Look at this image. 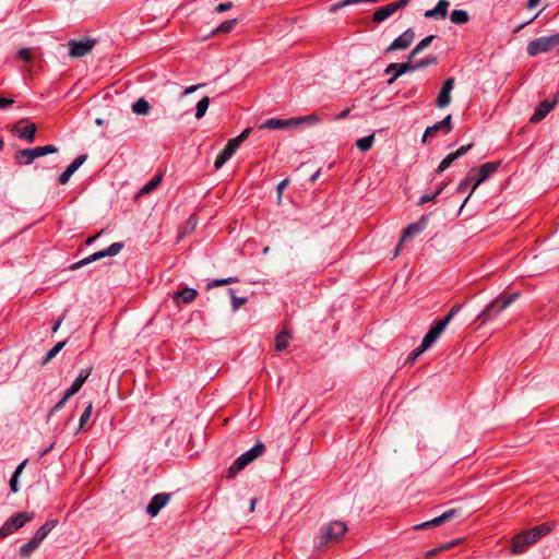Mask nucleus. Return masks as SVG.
Masks as SVG:
<instances>
[{"instance_id": "obj_1", "label": "nucleus", "mask_w": 559, "mask_h": 559, "mask_svg": "<svg viewBox=\"0 0 559 559\" xmlns=\"http://www.w3.org/2000/svg\"><path fill=\"white\" fill-rule=\"evenodd\" d=\"M498 168L495 163H485L478 169L473 168L467 176L457 186V192H464L467 188H472L469 194L465 198L461 209L467 203L476 188L489 178Z\"/></svg>"}, {"instance_id": "obj_2", "label": "nucleus", "mask_w": 559, "mask_h": 559, "mask_svg": "<svg viewBox=\"0 0 559 559\" xmlns=\"http://www.w3.org/2000/svg\"><path fill=\"white\" fill-rule=\"evenodd\" d=\"M554 525L551 523H543L540 525H537L528 531H524L512 539V554L519 555L523 554V547L519 546V540L526 539L527 543H536L538 542L544 535L548 534L552 530Z\"/></svg>"}, {"instance_id": "obj_3", "label": "nucleus", "mask_w": 559, "mask_h": 559, "mask_svg": "<svg viewBox=\"0 0 559 559\" xmlns=\"http://www.w3.org/2000/svg\"><path fill=\"white\" fill-rule=\"evenodd\" d=\"M265 451V445L262 442H258L251 449L242 453L237 460L229 466L227 471V477L234 478L240 471H242L252 461L260 457Z\"/></svg>"}, {"instance_id": "obj_4", "label": "nucleus", "mask_w": 559, "mask_h": 559, "mask_svg": "<svg viewBox=\"0 0 559 559\" xmlns=\"http://www.w3.org/2000/svg\"><path fill=\"white\" fill-rule=\"evenodd\" d=\"M519 294L514 293L504 298H497L491 301L477 317L481 324L496 318L501 311L509 307L516 298Z\"/></svg>"}, {"instance_id": "obj_5", "label": "nucleus", "mask_w": 559, "mask_h": 559, "mask_svg": "<svg viewBox=\"0 0 559 559\" xmlns=\"http://www.w3.org/2000/svg\"><path fill=\"white\" fill-rule=\"evenodd\" d=\"M347 532V525L342 521H332L320 528V546L338 542Z\"/></svg>"}, {"instance_id": "obj_6", "label": "nucleus", "mask_w": 559, "mask_h": 559, "mask_svg": "<svg viewBox=\"0 0 559 559\" xmlns=\"http://www.w3.org/2000/svg\"><path fill=\"white\" fill-rule=\"evenodd\" d=\"M557 46H559V33L531 40L526 46V51L528 56L535 57L539 53L548 52Z\"/></svg>"}, {"instance_id": "obj_7", "label": "nucleus", "mask_w": 559, "mask_h": 559, "mask_svg": "<svg viewBox=\"0 0 559 559\" xmlns=\"http://www.w3.org/2000/svg\"><path fill=\"white\" fill-rule=\"evenodd\" d=\"M33 512H19L9 518L5 523L0 527V537L4 538L11 535L14 531L23 527L27 522L34 520Z\"/></svg>"}, {"instance_id": "obj_8", "label": "nucleus", "mask_w": 559, "mask_h": 559, "mask_svg": "<svg viewBox=\"0 0 559 559\" xmlns=\"http://www.w3.org/2000/svg\"><path fill=\"white\" fill-rule=\"evenodd\" d=\"M123 246L124 245L122 242H114L108 248L97 251V252L88 255L87 258H84V259L73 263L70 266V270H72V271L78 270L82 266H85L92 262L98 261L106 257H115L122 250Z\"/></svg>"}, {"instance_id": "obj_9", "label": "nucleus", "mask_w": 559, "mask_h": 559, "mask_svg": "<svg viewBox=\"0 0 559 559\" xmlns=\"http://www.w3.org/2000/svg\"><path fill=\"white\" fill-rule=\"evenodd\" d=\"M445 328L447 326L443 323H441L439 320H436L428 332L425 334L421 344L418 347V353H424L429 349L437 342Z\"/></svg>"}, {"instance_id": "obj_10", "label": "nucleus", "mask_w": 559, "mask_h": 559, "mask_svg": "<svg viewBox=\"0 0 559 559\" xmlns=\"http://www.w3.org/2000/svg\"><path fill=\"white\" fill-rule=\"evenodd\" d=\"M408 3V0H399L377 9L372 15L374 23H381L392 16L396 11L403 9Z\"/></svg>"}, {"instance_id": "obj_11", "label": "nucleus", "mask_w": 559, "mask_h": 559, "mask_svg": "<svg viewBox=\"0 0 559 559\" xmlns=\"http://www.w3.org/2000/svg\"><path fill=\"white\" fill-rule=\"evenodd\" d=\"M12 132L20 139L32 143L35 140L36 126L34 123H27V120L22 119L13 126Z\"/></svg>"}, {"instance_id": "obj_12", "label": "nucleus", "mask_w": 559, "mask_h": 559, "mask_svg": "<svg viewBox=\"0 0 559 559\" xmlns=\"http://www.w3.org/2000/svg\"><path fill=\"white\" fill-rule=\"evenodd\" d=\"M69 55L73 58L84 57L90 53L95 45L94 39L70 40Z\"/></svg>"}, {"instance_id": "obj_13", "label": "nucleus", "mask_w": 559, "mask_h": 559, "mask_svg": "<svg viewBox=\"0 0 559 559\" xmlns=\"http://www.w3.org/2000/svg\"><path fill=\"white\" fill-rule=\"evenodd\" d=\"M455 85L454 78H448L437 96L436 105L438 108H445L451 103V92L453 91Z\"/></svg>"}, {"instance_id": "obj_14", "label": "nucleus", "mask_w": 559, "mask_h": 559, "mask_svg": "<svg viewBox=\"0 0 559 559\" xmlns=\"http://www.w3.org/2000/svg\"><path fill=\"white\" fill-rule=\"evenodd\" d=\"M457 513L459 512L455 509L447 510L441 515L436 516L432 520H429V521H426L424 523L414 525V530L418 531V530H425V528H429V527L441 525V524L452 520L453 518H455L457 515Z\"/></svg>"}, {"instance_id": "obj_15", "label": "nucleus", "mask_w": 559, "mask_h": 559, "mask_svg": "<svg viewBox=\"0 0 559 559\" xmlns=\"http://www.w3.org/2000/svg\"><path fill=\"white\" fill-rule=\"evenodd\" d=\"M415 33L412 28H407L404 33L397 36L386 48V51L404 50L413 43Z\"/></svg>"}, {"instance_id": "obj_16", "label": "nucleus", "mask_w": 559, "mask_h": 559, "mask_svg": "<svg viewBox=\"0 0 559 559\" xmlns=\"http://www.w3.org/2000/svg\"><path fill=\"white\" fill-rule=\"evenodd\" d=\"M170 493H157L155 495L146 507V512L152 516H156L159 511L169 502Z\"/></svg>"}, {"instance_id": "obj_17", "label": "nucleus", "mask_w": 559, "mask_h": 559, "mask_svg": "<svg viewBox=\"0 0 559 559\" xmlns=\"http://www.w3.org/2000/svg\"><path fill=\"white\" fill-rule=\"evenodd\" d=\"M413 71L412 62L390 63L384 70L385 74L393 73L392 78L388 81V84L390 85L393 84L402 74Z\"/></svg>"}, {"instance_id": "obj_18", "label": "nucleus", "mask_w": 559, "mask_h": 559, "mask_svg": "<svg viewBox=\"0 0 559 559\" xmlns=\"http://www.w3.org/2000/svg\"><path fill=\"white\" fill-rule=\"evenodd\" d=\"M87 155L81 154L79 155L67 168L62 171L58 178L60 185H66L69 182L72 175L86 162Z\"/></svg>"}, {"instance_id": "obj_19", "label": "nucleus", "mask_w": 559, "mask_h": 559, "mask_svg": "<svg viewBox=\"0 0 559 559\" xmlns=\"http://www.w3.org/2000/svg\"><path fill=\"white\" fill-rule=\"evenodd\" d=\"M452 130V116H445L441 121L436 122L433 126L428 127L423 135L421 141L426 142V139L438 131H443L445 134Z\"/></svg>"}, {"instance_id": "obj_20", "label": "nucleus", "mask_w": 559, "mask_h": 559, "mask_svg": "<svg viewBox=\"0 0 559 559\" xmlns=\"http://www.w3.org/2000/svg\"><path fill=\"white\" fill-rule=\"evenodd\" d=\"M450 2L448 0H439L433 9L427 10L424 16L427 19L444 20L448 16Z\"/></svg>"}, {"instance_id": "obj_21", "label": "nucleus", "mask_w": 559, "mask_h": 559, "mask_svg": "<svg viewBox=\"0 0 559 559\" xmlns=\"http://www.w3.org/2000/svg\"><path fill=\"white\" fill-rule=\"evenodd\" d=\"M250 132L251 129L247 128L238 136L229 140L225 148L223 150L225 152V155L231 157L238 150V147L248 139Z\"/></svg>"}, {"instance_id": "obj_22", "label": "nucleus", "mask_w": 559, "mask_h": 559, "mask_svg": "<svg viewBox=\"0 0 559 559\" xmlns=\"http://www.w3.org/2000/svg\"><path fill=\"white\" fill-rule=\"evenodd\" d=\"M92 371V368L82 369L76 377V379L73 381L71 386L66 391V399H70L74 394H76L80 389L83 386L87 378L90 377Z\"/></svg>"}, {"instance_id": "obj_23", "label": "nucleus", "mask_w": 559, "mask_h": 559, "mask_svg": "<svg viewBox=\"0 0 559 559\" xmlns=\"http://www.w3.org/2000/svg\"><path fill=\"white\" fill-rule=\"evenodd\" d=\"M296 122L297 121L294 120V118H289V119L270 118L261 124V128L270 129V130L287 129V128L296 127Z\"/></svg>"}, {"instance_id": "obj_24", "label": "nucleus", "mask_w": 559, "mask_h": 559, "mask_svg": "<svg viewBox=\"0 0 559 559\" xmlns=\"http://www.w3.org/2000/svg\"><path fill=\"white\" fill-rule=\"evenodd\" d=\"M555 103L556 102H550L548 99L542 102L532 115L531 122L537 123L542 121L554 108Z\"/></svg>"}, {"instance_id": "obj_25", "label": "nucleus", "mask_w": 559, "mask_h": 559, "mask_svg": "<svg viewBox=\"0 0 559 559\" xmlns=\"http://www.w3.org/2000/svg\"><path fill=\"white\" fill-rule=\"evenodd\" d=\"M427 225V217L423 216L418 222L409 224L403 231L402 241L409 237L419 235Z\"/></svg>"}, {"instance_id": "obj_26", "label": "nucleus", "mask_w": 559, "mask_h": 559, "mask_svg": "<svg viewBox=\"0 0 559 559\" xmlns=\"http://www.w3.org/2000/svg\"><path fill=\"white\" fill-rule=\"evenodd\" d=\"M58 521L55 519L46 521L33 536L40 544L48 536V534L57 526Z\"/></svg>"}, {"instance_id": "obj_27", "label": "nucleus", "mask_w": 559, "mask_h": 559, "mask_svg": "<svg viewBox=\"0 0 559 559\" xmlns=\"http://www.w3.org/2000/svg\"><path fill=\"white\" fill-rule=\"evenodd\" d=\"M198 296V290L194 288L186 287L180 292H176L173 296L174 300L180 299L183 304L192 302Z\"/></svg>"}, {"instance_id": "obj_28", "label": "nucleus", "mask_w": 559, "mask_h": 559, "mask_svg": "<svg viewBox=\"0 0 559 559\" xmlns=\"http://www.w3.org/2000/svg\"><path fill=\"white\" fill-rule=\"evenodd\" d=\"M39 545L40 543L33 537L29 542L21 546L20 556L24 559L28 558L35 550L38 549Z\"/></svg>"}, {"instance_id": "obj_29", "label": "nucleus", "mask_w": 559, "mask_h": 559, "mask_svg": "<svg viewBox=\"0 0 559 559\" xmlns=\"http://www.w3.org/2000/svg\"><path fill=\"white\" fill-rule=\"evenodd\" d=\"M150 103L143 97L139 98L136 102L132 104V111L136 115L145 116L150 112Z\"/></svg>"}, {"instance_id": "obj_30", "label": "nucleus", "mask_w": 559, "mask_h": 559, "mask_svg": "<svg viewBox=\"0 0 559 559\" xmlns=\"http://www.w3.org/2000/svg\"><path fill=\"white\" fill-rule=\"evenodd\" d=\"M450 21L453 24L462 25L469 21V15L465 10H453L450 14Z\"/></svg>"}, {"instance_id": "obj_31", "label": "nucleus", "mask_w": 559, "mask_h": 559, "mask_svg": "<svg viewBox=\"0 0 559 559\" xmlns=\"http://www.w3.org/2000/svg\"><path fill=\"white\" fill-rule=\"evenodd\" d=\"M435 35H429L425 38H423L415 48L411 51L408 59H413L415 56H417L419 52H421L424 49H426L435 39Z\"/></svg>"}, {"instance_id": "obj_32", "label": "nucleus", "mask_w": 559, "mask_h": 559, "mask_svg": "<svg viewBox=\"0 0 559 559\" xmlns=\"http://www.w3.org/2000/svg\"><path fill=\"white\" fill-rule=\"evenodd\" d=\"M15 158L22 165H31L35 160L31 148L17 151Z\"/></svg>"}, {"instance_id": "obj_33", "label": "nucleus", "mask_w": 559, "mask_h": 559, "mask_svg": "<svg viewBox=\"0 0 559 559\" xmlns=\"http://www.w3.org/2000/svg\"><path fill=\"white\" fill-rule=\"evenodd\" d=\"M162 174L155 175L147 183H145L139 191L140 194H147L155 190L162 181Z\"/></svg>"}, {"instance_id": "obj_34", "label": "nucleus", "mask_w": 559, "mask_h": 559, "mask_svg": "<svg viewBox=\"0 0 559 559\" xmlns=\"http://www.w3.org/2000/svg\"><path fill=\"white\" fill-rule=\"evenodd\" d=\"M374 143V134H369L367 136L360 138L356 141V146L361 152L369 151Z\"/></svg>"}, {"instance_id": "obj_35", "label": "nucleus", "mask_w": 559, "mask_h": 559, "mask_svg": "<svg viewBox=\"0 0 559 559\" xmlns=\"http://www.w3.org/2000/svg\"><path fill=\"white\" fill-rule=\"evenodd\" d=\"M209 106H210V97L209 96H204L203 98H201L198 102L197 107H195V118L198 120H200L204 117Z\"/></svg>"}, {"instance_id": "obj_36", "label": "nucleus", "mask_w": 559, "mask_h": 559, "mask_svg": "<svg viewBox=\"0 0 559 559\" xmlns=\"http://www.w3.org/2000/svg\"><path fill=\"white\" fill-rule=\"evenodd\" d=\"M288 342H289V335L287 332L283 331V332L278 333L275 338L276 350L282 352V350L286 349V347L288 346Z\"/></svg>"}, {"instance_id": "obj_37", "label": "nucleus", "mask_w": 559, "mask_h": 559, "mask_svg": "<svg viewBox=\"0 0 559 559\" xmlns=\"http://www.w3.org/2000/svg\"><path fill=\"white\" fill-rule=\"evenodd\" d=\"M66 341L58 342L48 353L46 354L45 358L41 361V365L45 366L48 364L52 358H55L59 352L64 347Z\"/></svg>"}, {"instance_id": "obj_38", "label": "nucleus", "mask_w": 559, "mask_h": 559, "mask_svg": "<svg viewBox=\"0 0 559 559\" xmlns=\"http://www.w3.org/2000/svg\"><path fill=\"white\" fill-rule=\"evenodd\" d=\"M438 62V59L437 57L435 56H429V57H426L424 59H420L419 61L417 62H414L412 63L413 66V70L416 71V70H419V69H423V68H426L428 66H432V64H436Z\"/></svg>"}, {"instance_id": "obj_39", "label": "nucleus", "mask_w": 559, "mask_h": 559, "mask_svg": "<svg viewBox=\"0 0 559 559\" xmlns=\"http://www.w3.org/2000/svg\"><path fill=\"white\" fill-rule=\"evenodd\" d=\"M237 24L236 19L227 20L221 23L213 33H229Z\"/></svg>"}, {"instance_id": "obj_40", "label": "nucleus", "mask_w": 559, "mask_h": 559, "mask_svg": "<svg viewBox=\"0 0 559 559\" xmlns=\"http://www.w3.org/2000/svg\"><path fill=\"white\" fill-rule=\"evenodd\" d=\"M231 297V308L233 311H237L241 306L247 304L248 299L246 297H238L235 295V290L230 288L229 290Z\"/></svg>"}, {"instance_id": "obj_41", "label": "nucleus", "mask_w": 559, "mask_h": 559, "mask_svg": "<svg viewBox=\"0 0 559 559\" xmlns=\"http://www.w3.org/2000/svg\"><path fill=\"white\" fill-rule=\"evenodd\" d=\"M294 120H296V127L301 124V123H310V124H317L319 122H321V119L317 116V115H307V116H301V117H296L294 118Z\"/></svg>"}, {"instance_id": "obj_42", "label": "nucleus", "mask_w": 559, "mask_h": 559, "mask_svg": "<svg viewBox=\"0 0 559 559\" xmlns=\"http://www.w3.org/2000/svg\"><path fill=\"white\" fill-rule=\"evenodd\" d=\"M462 307L463 306L461 304L453 306L444 318L438 320L447 326L451 320L460 312Z\"/></svg>"}, {"instance_id": "obj_43", "label": "nucleus", "mask_w": 559, "mask_h": 559, "mask_svg": "<svg viewBox=\"0 0 559 559\" xmlns=\"http://www.w3.org/2000/svg\"><path fill=\"white\" fill-rule=\"evenodd\" d=\"M457 159L455 157V155L453 153H450L448 154L443 159L442 162L439 164L438 168H437V173L438 174H441L443 173L447 168L450 167V165L455 160Z\"/></svg>"}, {"instance_id": "obj_44", "label": "nucleus", "mask_w": 559, "mask_h": 559, "mask_svg": "<svg viewBox=\"0 0 559 559\" xmlns=\"http://www.w3.org/2000/svg\"><path fill=\"white\" fill-rule=\"evenodd\" d=\"M236 282H238L237 277L217 278V280H214L211 283H209L207 288L223 286V285H227V284H231V283H236Z\"/></svg>"}, {"instance_id": "obj_45", "label": "nucleus", "mask_w": 559, "mask_h": 559, "mask_svg": "<svg viewBox=\"0 0 559 559\" xmlns=\"http://www.w3.org/2000/svg\"><path fill=\"white\" fill-rule=\"evenodd\" d=\"M93 411L92 403H88L80 417L79 429H82L84 425L90 420Z\"/></svg>"}, {"instance_id": "obj_46", "label": "nucleus", "mask_w": 559, "mask_h": 559, "mask_svg": "<svg viewBox=\"0 0 559 559\" xmlns=\"http://www.w3.org/2000/svg\"><path fill=\"white\" fill-rule=\"evenodd\" d=\"M379 0H365V2H371V3H377ZM359 2H364V0H343L336 4H334L332 7V10L335 11L340 8H343L345 5H349V4H354V3H359Z\"/></svg>"}, {"instance_id": "obj_47", "label": "nucleus", "mask_w": 559, "mask_h": 559, "mask_svg": "<svg viewBox=\"0 0 559 559\" xmlns=\"http://www.w3.org/2000/svg\"><path fill=\"white\" fill-rule=\"evenodd\" d=\"M230 157L228 155H225V152L222 151L216 159H215V163H214V167L215 169H219L224 166V164L229 159Z\"/></svg>"}, {"instance_id": "obj_48", "label": "nucleus", "mask_w": 559, "mask_h": 559, "mask_svg": "<svg viewBox=\"0 0 559 559\" xmlns=\"http://www.w3.org/2000/svg\"><path fill=\"white\" fill-rule=\"evenodd\" d=\"M440 194V190H436L435 192H431V193H426L424 195L420 197L419 199V204L423 205L429 201H432L435 200L438 195Z\"/></svg>"}, {"instance_id": "obj_49", "label": "nucleus", "mask_w": 559, "mask_h": 559, "mask_svg": "<svg viewBox=\"0 0 559 559\" xmlns=\"http://www.w3.org/2000/svg\"><path fill=\"white\" fill-rule=\"evenodd\" d=\"M16 56L17 58L26 62L31 61L32 59L31 50L28 48H21L17 51Z\"/></svg>"}, {"instance_id": "obj_50", "label": "nucleus", "mask_w": 559, "mask_h": 559, "mask_svg": "<svg viewBox=\"0 0 559 559\" xmlns=\"http://www.w3.org/2000/svg\"><path fill=\"white\" fill-rule=\"evenodd\" d=\"M68 400L69 399H66V393H64L62 399L50 409L49 416H51L52 414H55V413L59 412L61 408H63V406L66 405Z\"/></svg>"}, {"instance_id": "obj_51", "label": "nucleus", "mask_w": 559, "mask_h": 559, "mask_svg": "<svg viewBox=\"0 0 559 559\" xmlns=\"http://www.w3.org/2000/svg\"><path fill=\"white\" fill-rule=\"evenodd\" d=\"M289 183V180L288 179H284L282 180L277 186H276V192H277V198L278 200L282 199V194L284 192V190L287 188Z\"/></svg>"}, {"instance_id": "obj_52", "label": "nucleus", "mask_w": 559, "mask_h": 559, "mask_svg": "<svg viewBox=\"0 0 559 559\" xmlns=\"http://www.w3.org/2000/svg\"><path fill=\"white\" fill-rule=\"evenodd\" d=\"M473 144H467V145H463L461 146L460 148H457L455 152H453V154L455 155L456 158L465 155L471 148H472Z\"/></svg>"}, {"instance_id": "obj_53", "label": "nucleus", "mask_w": 559, "mask_h": 559, "mask_svg": "<svg viewBox=\"0 0 559 559\" xmlns=\"http://www.w3.org/2000/svg\"><path fill=\"white\" fill-rule=\"evenodd\" d=\"M233 5H234V4H233V2H230V1H228V2H224V3H219V4L216 7L215 11H216V12H218V13H223V12H225V11H227V10L231 9V8H233Z\"/></svg>"}, {"instance_id": "obj_54", "label": "nucleus", "mask_w": 559, "mask_h": 559, "mask_svg": "<svg viewBox=\"0 0 559 559\" xmlns=\"http://www.w3.org/2000/svg\"><path fill=\"white\" fill-rule=\"evenodd\" d=\"M41 150H43V154L44 156L45 155H48V154H53V153H57L58 152V147L55 146V145H45V146H41Z\"/></svg>"}, {"instance_id": "obj_55", "label": "nucleus", "mask_w": 559, "mask_h": 559, "mask_svg": "<svg viewBox=\"0 0 559 559\" xmlns=\"http://www.w3.org/2000/svg\"><path fill=\"white\" fill-rule=\"evenodd\" d=\"M204 84H195V85H191V86H188L183 93H182V96H186V95H190L192 93H194L195 91H198L200 87H202Z\"/></svg>"}, {"instance_id": "obj_56", "label": "nucleus", "mask_w": 559, "mask_h": 559, "mask_svg": "<svg viewBox=\"0 0 559 559\" xmlns=\"http://www.w3.org/2000/svg\"><path fill=\"white\" fill-rule=\"evenodd\" d=\"M19 477H15L12 475L11 479H10V489L12 492H17L19 491V480H17Z\"/></svg>"}, {"instance_id": "obj_57", "label": "nucleus", "mask_w": 559, "mask_h": 559, "mask_svg": "<svg viewBox=\"0 0 559 559\" xmlns=\"http://www.w3.org/2000/svg\"><path fill=\"white\" fill-rule=\"evenodd\" d=\"M421 354H423V353H418V347H417L416 349H414V350L411 353V355L408 356V358H407V360H406V361H407V362H409V364H413V362L417 359V357H418L419 355H421Z\"/></svg>"}, {"instance_id": "obj_58", "label": "nucleus", "mask_w": 559, "mask_h": 559, "mask_svg": "<svg viewBox=\"0 0 559 559\" xmlns=\"http://www.w3.org/2000/svg\"><path fill=\"white\" fill-rule=\"evenodd\" d=\"M12 103H13V99H11V98H5V97H1V98H0V109H4V108H7V107H8V106H10Z\"/></svg>"}, {"instance_id": "obj_59", "label": "nucleus", "mask_w": 559, "mask_h": 559, "mask_svg": "<svg viewBox=\"0 0 559 559\" xmlns=\"http://www.w3.org/2000/svg\"><path fill=\"white\" fill-rule=\"evenodd\" d=\"M31 150H32V153H33L34 159H36V158H38V157L44 156V154H43V150H41V146L33 147V148H31Z\"/></svg>"}, {"instance_id": "obj_60", "label": "nucleus", "mask_w": 559, "mask_h": 559, "mask_svg": "<svg viewBox=\"0 0 559 559\" xmlns=\"http://www.w3.org/2000/svg\"><path fill=\"white\" fill-rule=\"evenodd\" d=\"M26 463H27V461H26V460H25V461H23L22 463H20V464L17 465V467L15 468V471H14V473H13V476L19 477V476H20V474L22 473L23 468L25 467Z\"/></svg>"}, {"instance_id": "obj_61", "label": "nucleus", "mask_w": 559, "mask_h": 559, "mask_svg": "<svg viewBox=\"0 0 559 559\" xmlns=\"http://www.w3.org/2000/svg\"><path fill=\"white\" fill-rule=\"evenodd\" d=\"M349 112H350V109H349V108H346V109L342 110V111L336 116V119H337V120L345 119L346 117H348Z\"/></svg>"}, {"instance_id": "obj_62", "label": "nucleus", "mask_w": 559, "mask_h": 559, "mask_svg": "<svg viewBox=\"0 0 559 559\" xmlns=\"http://www.w3.org/2000/svg\"><path fill=\"white\" fill-rule=\"evenodd\" d=\"M63 317H60L52 326V332H57L62 323Z\"/></svg>"}, {"instance_id": "obj_63", "label": "nucleus", "mask_w": 559, "mask_h": 559, "mask_svg": "<svg viewBox=\"0 0 559 559\" xmlns=\"http://www.w3.org/2000/svg\"><path fill=\"white\" fill-rule=\"evenodd\" d=\"M532 544H533V543H527V540H526V539H521V540H519V546H522V547H523V552H524V551H526L527 547H528L530 545H532Z\"/></svg>"}, {"instance_id": "obj_64", "label": "nucleus", "mask_w": 559, "mask_h": 559, "mask_svg": "<svg viewBox=\"0 0 559 559\" xmlns=\"http://www.w3.org/2000/svg\"><path fill=\"white\" fill-rule=\"evenodd\" d=\"M539 1L540 0H528L527 4H526L527 9L531 10V9L535 8L539 3Z\"/></svg>"}]
</instances>
